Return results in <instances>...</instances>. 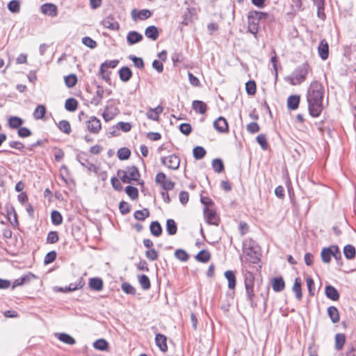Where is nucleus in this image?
Returning a JSON list of instances; mask_svg holds the SVG:
<instances>
[{"instance_id":"40","label":"nucleus","mask_w":356,"mask_h":356,"mask_svg":"<svg viewBox=\"0 0 356 356\" xmlns=\"http://www.w3.org/2000/svg\"><path fill=\"white\" fill-rule=\"evenodd\" d=\"M47 112L46 107L44 105H38L34 110L33 118L35 120H41L44 118Z\"/></svg>"},{"instance_id":"15","label":"nucleus","mask_w":356,"mask_h":356,"mask_svg":"<svg viewBox=\"0 0 356 356\" xmlns=\"http://www.w3.org/2000/svg\"><path fill=\"white\" fill-rule=\"evenodd\" d=\"M41 12L50 17H56L58 14V10L56 5L53 3H44L41 6Z\"/></svg>"},{"instance_id":"53","label":"nucleus","mask_w":356,"mask_h":356,"mask_svg":"<svg viewBox=\"0 0 356 356\" xmlns=\"http://www.w3.org/2000/svg\"><path fill=\"white\" fill-rule=\"evenodd\" d=\"M8 9L13 13H17L20 10L19 0H12L8 4Z\"/></svg>"},{"instance_id":"21","label":"nucleus","mask_w":356,"mask_h":356,"mask_svg":"<svg viewBox=\"0 0 356 356\" xmlns=\"http://www.w3.org/2000/svg\"><path fill=\"white\" fill-rule=\"evenodd\" d=\"M89 287L95 291H100L103 289V280L99 277H92L89 279Z\"/></svg>"},{"instance_id":"49","label":"nucleus","mask_w":356,"mask_h":356,"mask_svg":"<svg viewBox=\"0 0 356 356\" xmlns=\"http://www.w3.org/2000/svg\"><path fill=\"white\" fill-rule=\"evenodd\" d=\"M93 347L99 350H106L108 347V343L104 339H99L94 342Z\"/></svg>"},{"instance_id":"45","label":"nucleus","mask_w":356,"mask_h":356,"mask_svg":"<svg viewBox=\"0 0 356 356\" xmlns=\"http://www.w3.org/2000/svg\"><path fill=\"white\" fill-rule=\"evenodd\" d=\"M243 248L244 252L259 250L257 243L251 238L246 240L243 243Z\"/></svg>"},{"instance_id":"26","label":"nucleus","mask_w":356,"mask_h":356,"mask_svg":"<svg viewBox=\"0 0 356 356\" xmlns=\"http://www.w3.org/2000/svg\"><path fill=\"white\" fill-rule=\"evenodd\" d=\"M248 258L247 259L252 264H258L260 261V251L259 250H251L245 252Z\"/></svg>"},{"instance_id":"9","label":"nucleus","mask_w":356,"mask_h":356,"mask_svg":"<svg viewBox=\"0 0 356 356\" xmlns=\"http://www.w3.org/2000/svg\"><path fill=\"white\" fill-rule=\"evenodd\" d=\"M86 124L87 130L94 134H98L102 129L101 122L95 116L90 117Z\"/></svg>"},{"instance_id":"37","label":"nucleus","mask_w":356,"mask_h":356,"mask_svg":"<svg viewBox=\"0 0 356 356\" xmlns=\"http://www.w3.org/2000/svg\"><path fill=\"white\" fill-rule=\"evenodd\" d=\"M104 92V91L103 88L100 86H97L96 95L91 99L90 103L95 106L99 105L102 101V99L103 98Z\"/></svg>"},{"instance_id":"7","label":"nucleus","mask_w":356,"mask_h":356,"mask_svg":"<svg viewBox=\"0 0 356 356\" xmlns=\"http://www.w3.org/2000/svg\"><path fill=\"white\" fill-rule=\"evenodd\" d=\"M203 212L204 218L208 224L216 226L219 225L220 218L213 209L210 208L209 207H205Z\"/></svg>"},{"instance_id":"64","label":"nucleus","mask_w":356,"mask_h":356,"mask_svg":"<svg viewBox=\"0 0 356 356\" xmlns=\"http://www.w3.org/2000/svg\"><path fill=\"white\" fill-rule=\"evenodd\" d=\"M31 131L25 127H22L17 130V135L20 138H27L31 136Z\"/></svg>"},{"instance_id":"47","label":"nucleus","mask_w":356,"mask_h":356,"mask_svg":"<svg viewBox=\"0 0 356 356\" xmlns=\"http://www.w3.org/2000/svg\"><path fill=\"white\" fill-rule=\"evenodd\" d=\"M138 282L143 289L148 290L150 289V280L146 275H138Z\"/></svg>"},{"instance_id":"51","label":"nucleus","mask_w":356,"mask_h":356,"mask_svg":"<svg viewBox=\"0 0 356 356\" xmlns=\"http://www.w3.org/2000/svg\"><path fill=\"white\" fill-rule=\"evenodd\" d=\"M58 127L60 129V131L66 134H70L72 131L70 124L67 120H63L60 121Z\"/></svg>"},{"instance_id":"23","label":"nucleus","mask_w":356,"mask_h":356,"mask_svg":"<svg viewBox=\"0 0 356 356\" xmlns=\"http://www.w3.org/2000/svg\"><path fill=\"white\" fill-rule=\"evenodd\" d=\"M192 107L196 113L200 114H204L208 108L207 104L200 100L193 101Z\"/></svg>"},{"instance_id":"3","label":"nucleus","mask_w":356,"mask_h":356,"mask_svg":"<svg viewBox=\"0 0 356 356\" xmlns=\"http://www.w3.org/2000/svg\"><path fill=\"white\" fill-rule=\"evenodd\" d=\"M309 70V64L307 62L304 63L298 66L286 80L291 86L299 85L306 80Z\"/></svg>"},{"instance_id":"29","label":"nucleus","mask_w":356,"mask_h":356,"mask_svg":"<svg viewBox=\"0 0 356 356\" xmlns=\"http://www.w3.org/2000/svg\"><path fill=\"white\" fill-rule=\"evenodd\" d=\"M24 124V120L17 116H11L8 118V126L11 129H17L22 127Z\"/></svg>"},{"instance_id":"31","label":"nucleus","mask_w":356,"mask_h":356,"mask_svg":"<svg viewBox=\"0 0 356 356\" xmlns=\"http://www.w3.org/2000/svg\"><path fill=\"white\" fill-rule=\"evenodd\" d=\"M7 216L8 220L13 227H17L19 225L17 215L14 207H12L7 209Z\"/></svg>"},{"instance_id":"61","label":"nucleus","mask_w":356,"mask_h":356,"mask_svg":"<svg viewBox=\"0 0 356 356\" xmlns=\"http://www.w3.org/2000/svg\"><path fill=\"white\" fill-rule=\"evenodd\" d=\"M59 239L58 232L56 231H51L48 233L47 237V243L53 244L56 243Z\"/></svg>"},{"instance_id":"58","label":"nucleus","mask_w":356,"mask_h":356,"mask_svg":"<svg viewBox=\"0 0 356 356\" xmlns=\"http://www.w3.org/2000/svg\"><path fill=\"white\" fill-rule=\"evenodd\" d=\"M256 88H257V86H256V83L254 81H248L245 83L246 92L249 95H254L256 92Z\"/></svg>"},{"instance_id":"11","label":"nucleus","mask_w":356,"mask_h":356,"mask_svg":"<svg viewBox=\"0 0 356 356\" xmlns=\"http://www.w3.org/2000/svg\"><path fill=\"white\" fill-rule=\"evenodd\" d=\"M131 15L133 20L137 22L138 20H145L149 18L152 16V12L147 9H143L140 10L134 9L131 11Z\"/></svg>"},{"instance_id":"4","label":"nucleus","mask_w":356,"mask_h":356,"mask_svg":"<svg viewBox=\"0 0 356 356\" xmlns=\"http://www.w3.org/2000/svg\"><path fill=\"white\" fill-rule=\"evenodd\" d=\"M118 175L122 182L129 184L131 181H138L140 174L137 167L135 165L128 166L126 170H118Z\"/></svg>"},{"instance_id":"16","label":"nucleus","mask_w":356,"mask_h":356,"mask_svg":"<svg viewBox=\"0 0 356 356\" xmlns=\"http://www.w3.org/2000/svg\"><path fill=\"white\" fill-rule=\"evenodd\" d=\"M143 39V35L136 31H129L127 35V41L129 45L140 42Z\"/></svg>"},{"instance_id":"1","label":"nucleus","mask_w":356,"mask_h":356,"mask_svg":"<svg viewBox=\"0 0 356 356\" xmlns=\"http://www.w3.org/2000/svg\"><path fill=\"white\" fill-rule=\"evenodd\" d=\"M324 87L318 81H312L307 88L306 99L308 104V111L312 118H318L322 113L323 106Z\"/></svg>"},{"instance_id":"44","label":"nucleus","mask_w":356,"mask_h":356,"mask_svg":"<svg viewBox=\"0 0 356 356\" xmlns=\"http://www.w3.org/2000/svg\"><path fill=\"white\" fill-rule=\"evenodd\" d=\"M193 154L195 159L200 160L205 156L207 152L203 147L196 146L193 148Z\"/></svg>"},{"instance_id":"25","label":"nucleus","mask_w":356,"mask_h":356,"mask_svg":"<svg viewBox=\"0 0 356 356\" xmlns=\"http://www.w3.org/2000/svg\"><path fill=\"white\" fill-rule=\"evenodd\" d=\"M119 76L122 81L127 82L132 76V72L129 67L124 66L119 70Z\"/></svg>"},{"instance_id":"19","label":"nucleus","mask_w":356,"mask_h":356,"mask_svg":"<svg viewBox=\"0 0 356 356\" xmlns=\"http://www.w3.org/2000/svg\"><path fill=\"white\" fill-rule=\"evenodd\" d=\"M325 294L328 299L332 301H337L339 298V293L338 291L332 285L325 286Z\"/></svg>"},{"instance_id":"12","label":"nucleus","mask_w":356,"mask_h":356,"mask_svg":"<svg viewBox=\"0 0 356 356\" xmlns=\"http://www.w3.org/2000/svg\"><path fill=\"white\" fill-rule=\"evenodd\" d=\"M213 127L220 133H227L229 131L228 122L226 119L222 116L219 117L213 122Z\"/></svg>"},{"instance_id":"27","label":"nucleus","mask_w":356,"mask_h":356,"mask_svg":"<svg viewBox=\"0 0 356 356\" xmlns=\"http://www.w3.org/2000/svg\"><path fill=\"white\" fill-rule=\"evenodd\" d=\"M327 315L330 317L331 321L333 323H337L339 321L340 317H339V312L338 311V309L334 306H330L327 309Z\"/></svg>"},{"instance_id":"42","label":"nucleus","mask_w":356,"mask_h":356,"mask_svg":"<svg viewBox=\"0 0 356 356\" xmlns=\"http://www.w3.org/2000/svg\"><path fill=\"white\" fill-rule=\"evenodd\" d=\"M346 342V336L344 334L338 333L335 335V349L340 350L342 349Z\"/></svg>"},{"instance_id":"24","label":"nucleus","mask_w":356,"mask_h":356,"mask_svg":"<svg viewBox=\"0 0 356 356\" xmlns=\"http://www.w3.org/2000/svg\"><path fill=\"white\" fill-rule=\"evenodd\" d=\"M272 287L275 292H280L284 289L285 283L282 277H274L272 280Z\"/></svg>"},{"instance_id":"6","label":"nucleus","mask_w":356,"mask_h":356,"mask_svg":"<svg viewBox=\"0 0 356 356\" xmlns=\"http://www.w3.org/2000/svg\"><path fill=\"white\" fill-rule=\"evenodd\" d=\"M155 181L157 184L160 185L163 190L166 191L172 190L175 187V182L170 179H168L165 174L162 172H159L156 175L155 177Z\"/></svg>"},{"instance_id":"43","label":"nucleus","mask_w":356,"mask_h":356,"mask_svg":"<svg viewBox=\"0 0 356 356\" xmlns=\"http://www.w3.org/2000/svg\"><path fill=\"white\" fill-rule=\"evenodd\" d=\"M65 86L69 88H73L77 83V77L74 74H70L64 77Z\"/></svg>"},{"instance_id":"14","label":"nucleus","mask_w":356,"mask_h":356,"mask_svg":"<svg viewBox=\"0 0 356 356\" xmlns=\"http://www.w3.org/2000/svg\"><path fill=\"white\" fill-rule=\"evenodd\" d=\"M102 24L104 27L112 31H117L120 28L119 23L111 15L105 17L102 20Z\"/></svg>"},{"instance_id":"55","label":"nucleus","mask_w":356,"mask_h":356,"mask_svg":"<svg viewBox=\"0 0 356 356\" xmlns=\"http://www.w3.org/2000/svg\"><path fill=\"white\" fill-rule=\"evenodd\" d=\"M175 257L181 261H187L189 259L188 254L182 249H178L175 252Z\"/></svg>"},{"instance_id":"5","label":"nucleus","mask_w":356,"mask_h":356,"mask_svg":"<svg viewBox=\"0 0 356 356\" xmlns=\"http://www.w3.org/2000/svg\"><path fill=\"white\" fill-rule=\"evenodd\" d=\"M259 22L260 19H259L257 16V10H250L248 15V31L250 33L254 35L255 37L257 36V34L259 31Z\"/></svg>"},{"instance_id":"54","label":"nucleus","mask_w":356,"mask_h":356,"mask_svg":"<svg viewBox=\"0 0 356 356\" xmlns=\"http://www.w3.org/2000/svg\"><path fill=\"white\" fill-rule=\"evenodd\" d=\"M125 192L127 195L133 200H136L138 197V191L137 188L132 186H127L125 188Z\"/></svg>"},{"instance_id":"2","label":"nucleus","mask_w":356,"mask_h":356,"mask_svg":"<svg viewBox=\"0 0 356 356\" xmlns=\"http://www.w3.org/2000/svg\"><path fill=\"white\" fill-rule=\"evenodd\" d=\"M244 285L245 289V296L247 300L250 303V306L252 309L257 307V302L254 300V275L252 273L248 270L243 272Z\"/></svg>"},{"instance_id":"36","label":"nucleus","mask_w":356,"mask_h":356,"mask_svg":"<svg viewBox=\"0 0 356 356\" xmlns=\"http://www.w3.org/2000/svg\"><path fill=\"white\" fill-rule=\"evenodd\" d=\"M332 245L328 248H323L321 252V257L323 263L328 264L330 262L332 254Z\"/></svg>"},{"instance_id":"57","label":"nucleus","mask_w":356,"mask_h":356,"mask_svg":"<svg viewBox=\"0 0 356 356\" xmlns=\"http://www.w3.org/2000/svg\"><path fill=\"white\" fill-rule=\"evenodd\" d=\"M129 59L132 60L136 67L139 69H143L145 64L143 60L141 58L137 57L134 55H129Z\"/></svg>"},{"instance_id":"34","label":"nucleus","mask_w":356,"mask_h":356,"mask_svg":"<svg viewBox=\"0 0 356 356\" xmlns=\"http://www.w3.org/2000/svg\"><path fill=\"white\" fill-rule=\"evenodd\" d=\"M293 291L296 294V298L298 300H301L302 297V289H301V280L299 277L295 279V282L292 288Z\"/></svg>"},{"instance_id":"48","label":"nucleus","mask_w":356,"mask_h":356,"mask_svg":"<svg viewBox=\"0 0 356 356\" xmlns=\"http://www.w3.org/2000/svg\"><path fill=\"white\" fill-rule=\"evenodd\" d=\"M149 211L148 209H143V210H138L135 211L134 216L138 220H144L146 218L149 216Z\"/></svg>"},{"instance_id":"62","label":"nucleus","mask_w":356,"mask_h":356,"mask_svg":"<svg viewBox=\"0 0 356 356\" xmlns=\"http://www.w3.org/2000/svg\"><path fill=\"white\" fill-rule=\"evenodd\" d=\"M119 209L122 215H126L130 212L131 206L128 202L121 201L119 204Z\"/></svg>"},{"instance_id":"8","label":"nucleus","mask_w":356,"mask_h":356,"mask_svg":"<svg viewBox=\"0 0 356 356\" xmlns=\"http://www.w3.org/2000/svg\"><path fill=\"white\" fill-rule=\"evenodd\" d=\"M161 163L171 170H177L180 165V159L178 156L172 154L161 159Z\"/></svg>"},{"instance_id":"59","label":"nucleus","mask_w":356,"mask_h":356,"mask_svg":"<svg viewBox=\"0 0 356 356\" xmlns=\"http://www.w3.org/2000/svg\"><path fill=\"white\" fill-rule=\"evenodd\" d=\"M121 288L122 291L127 294L135 295L136 293V289L128 282L122 283Z\"/></svg>"},{"instance_id":"18","label":"nucleus","mask_w":356,"mask_h":356,"mask_svg":"<svg viewBox=\"0 0 356 356\" xmlns=\"http://www.w3.org/2000/svg\"><path fill=\"white\" fill-rule=\"evenodd\" d=\"M35 277V276L33 273H29L19 278L16 279L13 283L12 289L13 290L17 286H22L23 284L29 282L32 278Z\"/></svg>"},{"instance_id":"60","label":"nucleus","mask_w":356,"mask_h":356,"mask_svg":"<svg viewBox=\"0 0 356 356\" xmlns=\"http://www.w3.org/2000/svg\"><path fill=\"white\" fill-rule=\"evenodd\" d=\"M82 43L90 49H94L97 46V42L88 36L82 38Z\"/></svg>"},{"instance_id":"35","label":"nucleus","mask_w":356,"mask_h":356,"mask_svg":"<svg viewBox=\"0 0 356 356\" xmlns=\"http://www.w3.org/2000/svg\"><path fill=\"white\" fill-rule=\"evenodd\" d=\"M343 254L347 259H353L355 257V248L352 245H346L343 248Z\"/></svg>"},{"instance_id":"22","label":"nucleus","mask_w":356,"mask_h":356,"mask_svg":"<svg viewBox=\"0 0 356 356\" xmlns=\"http://www.w3.org/2000/svg\"><path fill=\"white\" fill-rule=\"evenodd\" d=\"M300 96L298 95H292L288 97L287 107L289 110H296L300 104Z\"/></svg>"},{"instance_id":"28","label":"nucleus","mask_w":356,"mask_h":356,"mask_svg":"<svg viewBox=\"0 0 356 356\" xmlns=\"http://www.w3.org/2000/svg\"><path fill=\"white\" fill-rule=\"evenodd\" d=\"M145 35L147 38L154 41L159 38V33L155 26H149L146 28Z\"/></svg>"},{"instance_id":"52","label":"nucleus","mask_w":356,"mask_h":356,"mask_svg":"<svg viewBox=\"0 0 356 356\" xmlns=\"http://www.w3.org/2000/svg\"><path fill=\"white\" fill-rule=\"evenodd\" d=\"M51 218L52 223L55 225H59L63 222V217L58 211L54 210L51 211Z\"/></svg>"},{"instance_id":"56","label":"nucleus","mask_w":356,"mask_h":356,"mask_svg":"<svg viewBox=\"0 0 356 356\" xmlns=\"http://www.w3.org/2000/svg\"><path fill=\"white\" fill-rule=\"evenodd\" d=\"M257 143L260 145L261 147L264 150H267L268 148V144L266 139V135L261 134L256 138Z\"/></svg>"},{"instance_id":"63","label":"nucleus","mask_w":356,"mask_h":356,"mask_svg":"<svg viewBox=\"0 0 356 356\" xmlns=\"http://www.w3.org/2000/svg\"><path fill=\"white\" fill-rule=\"evenodd\" d=\"M56 252L54 250L49 252L44 257V263L49 264L54 262L56 259Z\"/></svg>"},{"instance_id":"13","label":"nucleus","mask_w":356,"mask_h":356,"mask_svg":"<svg viewBox=\"0 0 356 356\" xmlns=\"http://www.w3.org/2000/svg\"><path fill=\"white\" fill-rule=\"evenodd\" d=\"M85 285V282L82 277H80L78 280L77 282L75 283H71L68 286L65 287H60L58 289L59 291L67 293V292H71L76 291L77 289H80L83 288V286Z\"/></svg>"},{"instance_id":"30","label":"nucleus","mask_w":356,"mask_h":356,"mask_svg":"<svg viewBox=\"0 0 356 356\" xmlns=\"http://www.w3.org/2000/svg\"><path fill=\"white\" fill-rule=\"evenodd\" d=\"M225 277L228 281V288L230 289H234L236 284L234 272L230 270H227L225 273Z\"/></svg>"},{"instance_id":"50","label":"nucleus","mask_w":356,"mask_h":356,"mask_svg":"<svg viewBox=\"0 0 356 356\" xmlns=\"http://www.w3.org/2000/svg\"><path fill=\"white\" fill-rule=\"evenodd\" d=\"M117 155L120 160H127L131 156V151L127 147H122L118 149Z\"/></svg>"},{"instance_id":"39","label":"nucleus","mask_w":356,"mask_h":356,"mask_svg":"<svg viewBox=\"0 0 356 356\" xmlns=\"http://www.w3.org/2000/svg\"><path fill=\"white\" fill-rule=\"evenodd\" d=\"M78 107V102L74 98H69L65 101V108L67 111L73 112L76 110Z\"/></svg>"},{"instance_id":"41","label":"nucleus","mask_w":356,"mask_h":356,"mask_svg":"<svg viewBox=\"0 0 356 356\" xmlns=\"http://www.w3.org/2000/svg\"><path fill=\"white\" fill-rule=\"evenodd\" d=\"M166 231L169 235H175L177 232V226L173 219H168L166 221Z\"/></svg>"},{"instance_id":"20","label":"nucleus","mask_w":356,"mask_h":356,"mask_svg":"<svg viewBox=\"0 0 356 356\" xmlns=\"http://www.w3.org/2000/svg\"><path fill=\"white\" fill-rule=\"evenodd\" d=\"M167 338L162 334H156L155 337L156 345L159 347L161 351L166 352L168 350Z\"/></svg>"},{"instance_id":"10","label":"nucleus","mask_w":356,"mask_h":356,"mask_svg":"<svg viewBox=\"0 0 356 356\" xmlns=\"http://www.w3.org/2000/svg\"><path fill=\"white\" fill-rule=\"evenodd\" d=\"M76 160L84 168H87L89 171H95L96 166L95 164L90 163L88 159V154L81 152L76 156Z\"/></svg>"},{"instance_id":"38","label":"nucleus","mask_w":356,"mask_h":356,"mask_svg":"<svg viewBox=\"0 0 356 356\" xmlns=\"http://www.w3.org/2000/svg\"><path fill=\"white\" fill-rule=\"evenodd\" d=\"M211 254L207 250H200L195 256L196 260L200 262L207 263L209 261Z\"/></svg>"},{"instance_id":"32","label":"nucleus","mask_w":356,"mask_h":356,"mask_svg":"<svg viewBox=\"0 0 356 356\" xmlns=\"http://www.w3.org/2000/svg\"><path fill=\"white\" fill-rule=\"evenodd\" d=\"M149 230L151 234L156 237L161 236L163 232L162 227L158 221L152 222L149 226Z\"/></svg>"},{"instance_id":"17","label":"nucleus","mask_w":356,"mask_h":356,"mask_svg":"<svg viewBox=\"0 0 356 356\" xmlns=\"http://www.w3.org/2000/svg\"><path fill=\"white\" fill-rule=\"evenodd\" d=\"M318 55L323 60H326L329 56V46L327 41L323 39L321 40L318 47Z\"/></svg>"},{"instance_id":"33","label":"nucleus","mask_w":356,"mask_h":356,"mask_svg":"<svg viewBox=\"0 0 356 356\" xmlns=\"http://www.w3.org/2000/svg\"><path fill=\"white\" fill-rule=\"evenodd\" d=\"M55 335L58 338L60 341L66 344L74 345L76 343L75 339L68 334L56 333Z\"/></svg>"},{"instance_id":"46","label":"nucleus","mask_w":356,"mask_h":356,"mask_svg":"<svg viewBox=\"0 0 356 356\" xmlns=\"http://www.w3.org/2000/svg\"><path fill=\"white\" fill-rule=\"evenodd\" d=\"M212 168H213V170L217 173H221L224 169V163L220 159H214L212 161Z\"/></svg>"}]
</instances>
